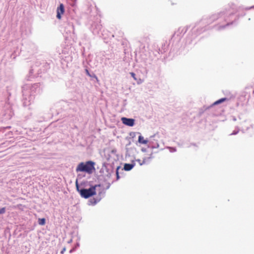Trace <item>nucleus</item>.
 Wrapping results in <instances>:
<instances>
[{
	"instance_id": "nucleus-1",
	"label": "nucleus",
	"mask_w": 254,
	"mask_h": 254,
	"mask_svg": "<svg viewBox=\"0 0 254 254\" xmlns=\"http://www.w3.org/2000/svg\"><path fill=\"white\" fill-rule=\"evenodd\" d=\"M100 185H95L92 186L88 189H79L77 181L76 182V187L77 190L79 192L81 197L84 198H88L96 194V188Z\"/></svg>"
},
{
	"instance_id": "nucleus-2",
	"label": "nucleus",
	"mask_w": 254,
	"mask_h": 254,
	"mask_svg": "<svg viewBox=\"0 0 254 254\" xmlns=\"http://www.w3.org/2000/svg\"><path fill=\"white\" fill-rule=\"evenodd\" d=\"M94 163L91 161H87L85 163L81 162L77 166L76 171L84 172L88 174H91L93 170H94Z\"/></svg>"
},
{
	"instance_id": "nucleus-3",
	"label": "nucleus",
	"mask_w": 254,
	"mask_h": 254,
	"mask_svg": "<svg viewBox=\"0 0 254 254\" xmlns=\"http://www.w3.org/2000/svg\"><path fill=\"white\" fill-rule=\"evenodd\" d=\"M64 6L63 3H60V5L57 7V18L60 20L62 18V14L64 13Z\"/></svg>"
},
{
	"instance_id": "nucleus-4",
	"label": "nucleus",
	"mask_w": 254,
	"mask_h": 254,
	"mask_svg": "<svg viewBox=\"0 0 254 254\" xmlns=\"http://www.w3.org/2000/svg\"><path fill=\"white\" fill-rule=\"evenodd\" d=\"M123 123L129 127H132L134 125V120L133 119H129L125 117H123L121 119Z\"/></svg>"
},
{
	"instance_id": "nucleus-5",
	"label": "nucleus",
	"mask_w": 254,
	"mask_h": 254,
	"mask_svg": "<svg viewBox=\"0 0 254 254\" xmlns=\"http://www.w3.org/2000/svg\"><path fill=\"white\" fill-rule=\"evenodd\" d=\"M223 15V13L221 12L217 13L212 14L209 16L208 20L210 22H212L219 19L221 16Z\"/></svg>"
},
{
	"instance_id": "nucleus-6",
	"label": "nucleus",
	"mask_w": 254,
	"mask_h": 254,
	"mask_svg": "<svg viewBox=\"0 0 254 254\" xmlns=\"http://www.w3.org/2000/svg\"><path fill=\"white\" fill-rule=\"evenodd\" d=\"M134 165L132 164H125L124 165V169L125 171H130L134 167Z\"/></svg>"
},
{
	"instance_id": "nucleus-7",
	"label": "nucleus",
	"mask_w": 254,
	"mask_h": 254,
	"mask_svg": "<svg viewBox=\"0 0 254 254\" xmlns=\"http://www.w3.org/2000/svg\"><path fill=\"white\" fill-rule=\"evenodd\" d=\"M138 141L140 144H146L148 143V140L145 139L142 135L139 136Z\"/></svg>"
},
{
	"instance_id": "nucleus-8",
	"label": "nucleus",
	"mask_w": 254,
	"mask_h": 254,
	"mask_svg": "<svg viewBox=\"0 0 254 254\" xmlns=\"http://www.w3.org/2000/svg\"><path fill=\"white\" fill-rule=\"evenodd\" d=\"M151 158V157H148V158H144L142 162H139L140 165H142L143 164H147V163H149V160H150ZM138 161L139 162L140 161V160H138Z\"/></svg>"
},
{
	"instance_id": "nucleus-9",
	"label": "nucleus",
	"mask_w": 254,
	"mask_h": 254,
	"mask_svg": "<svg viewBox=\"0 0 254 254\" xmlns=\"http://www.w3.org/2000/svg\"><path fill=\"white\" fill-rule=\"evenodd\" d=\"M46 223V219L45 218H39L38 224L40 225H44Z\"/></svg>"
},
{
	"instance_id": "nucleus-10",
	"label": "nucleus",
	"mask_w": 254,
	"mask_h": 254,
	"mask_svg": "<svg viewBox=\"0 0 254 254\" xmlns=\"http://www.w3.org/2000/svg\"><path fill=\"white\" fill-rule=\"evenodd\" d=\"M226 100H227V99L226 98H221V99L216 101V102H215L214 104L217 105L218 104L222 103L224 101H225Z\"/></svg>"
},
{
	"instance_id": "nucleus-11",
	"label": "nucleus",
	"mask_w": 254,
	"mask_h": 254,
	"mask_svg": "<svg viewBox=\"0 0 254 254\" xmlns=\"http://www.w3.org/2000/svg\"><path fill=\"white\" fill-rule=\"evenodd\" d=\"M189 26H186L183 27L182 29H181V28H180L179 30H181V32H187L189 30Z\"/></svg>"
},
{
	"instance_id": "nucleus-12",
	"label": "nucleus",
	"mask_w": 254,
	"mask_h": 254,
	"mask_svg": "<svg viewBox=\"0 0 254 254\" xmlns=\"http://www.w3.org/2000/svg\"><path fill=\"white\" fill-rule=\"evenodd\" d=\"M120 167H118L116 169V176H117V180H119L120 178L119 174V170L120 169Z\"/></svg>"
},
{
	"instance_id": "nucleus-13",
	"label": "nucleus",
	"mask_w": 254,
	"mask_h": 254,
	"mask_svg": "<svg viewBox=\"0 0 254 254\" xmlns=\"http://www.w3.org/2000/svg\"><path fill=\"white\" fill-rule=\"evenodd\" d=\"M97 202H98V201L96 199H95V198H93V199H91V200H90V202L93 205L95 204Z\"/></svg>"
},
{
	"instance_id": "nucleus-14",
	"label": "nucleus",
	"mask_w": 254,
	"mask_h": 254,
	"mask_svg": "<svg viewBox=\"0 0 254 254\" xmlns=\"http://www.w3.org/2000/svg\"><path fill=\"white\" fill-rule=\"evenodd\" d=\"M5 212V208L2 207L0 209V214H3Z\"/></svg>"
},
{
	"instance_id": "nucleus-15",
	"label": "nucleus",
	"mask_w": 254,
	"mask_h": 254,
	"mask_svg": "<svg viewBox=\"0 0 254 254\" xmlns=\"http://www.w3.org/2000/svg\"><path fill=\"white\" fill-rule=\"evenodd\" d=\"M130 75H131V76L134 78V80H136V78L135 77V74L133 72H130Z\"/></svg>"
},
{
	"instance_id": "nucleus-16",
	"label": "nucleus",
	"mask_w": 254,
	"mask_h": 254,
	"mask_svg": "<svg viewBox=\"0 0 254 254\" xmlns=\"http://www.w3.org/2000/svg\"><path fill=\"white\" fill-rule=\"evenodd\" d=\"M101 28H102V26L101 25H98V28H97V29L101 31Z\"/></svg>"
},
{
	"instance_id": "nucleus-17",
	"label": "nucleus",
	"mask_w": 254,
	"mask_h": 254,
	"mask_svg": "<svg viewBox=\"0 0 254 254\" xmlns=\"http://www.w3.org/2000/svg\"><path fill=\"white\" fill-rule=\"evenodd\" d=\"M86 74L89 76H91V75H90L89 71L87 70V69H86Z\"/></svg>"
},
{
	"instance_id": "nucleus-18",
	"label": "nucleus",
	"mask_w": 254,
	"mask_h": 254,
	"mask_svg": "<svg viewBox=\"0 0 254 254\" xmlns=\"http://www.w3.org/2000/svg\"><path fill=\"white\" fill-rule=\"evenodd\" d=\"M65 251V248H64V249H63V250L62 251V252H61V254H64V252Z\"/></svg>"
},
{
	"instance_id": "nucleus-19",
	"label": "nucleus",
	"mask_w": 254,
	"mask_h": 254,
	"mask_svg": "<svg viewBox=\"0 0 254 254\" xmlns=\"http://www.w3.org/2000/svg\"><path fill=\"white\" fill-rule=\"evenodd\" d=\"M229 25V23H228V24H227L226 25H224V26H221V27H223V28H224V27H226V26H228V25Z\"/></svg>"
},
{
	"instance_id": "nucleus-20",
	"label": "nucleus",
	"mask_w": 254,
	"mask_h": 254,
	"mask_svg": "<svg viewBox=\"0 0 254 254\" xmlns=\"http://www.w3.org/2000/svg\"><path fill=\"white\" fill-rule=\"evenodd\" d=\"M94 77H95L96 78V79H97V77L96 76V75H94Z\"/></svg>"
}]
</instances>
